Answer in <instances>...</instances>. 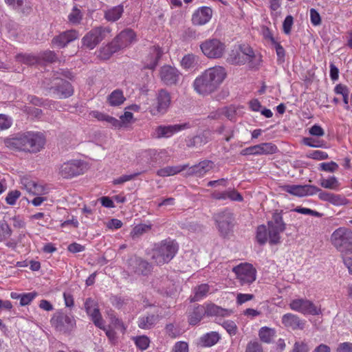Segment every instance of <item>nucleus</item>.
<instances>
[{
    "mask_svg": "<svg viewBox=\"0 0 352 352\" xmlns=\"http://www.w3.org/2000/svg\"><path fill=\"white\" fill-rule=\"evenodd\" d=\"M213 219L221 235L226 236L232 231L234 217L228 210L214 214Z\"/></svg>",
    "mask_w": 352,
    "mask_h": 352,
    "instance_id": "ddd939ff",
    "label": "nucleus"
},
{
    "mask_svg": "<svg viewBox=\"0 0 352 352\" xmlns=\"http://www.w3.org/2000/svg\"><path fill=\"white\" fill-rule=\"evenodd\" d=\"M212 16L210 8L203 6L198 8L192 14V21L194 25H203L208 23Z\"/></svg>",
    "mask_w": 352,
    "mask_h": 352,
    "instance_id": "b1692460",
    "label": "nucleus"
},
{
    "mask_svg": "<svg viewBox=\"0 0 352 352\" xmlns=\"http://www.w3.org/2000/svg\"><path fill=\"white\" fill-rule=\"evenodd\" d=\"M157 317L155 315H150L139 318L138 326L143 329L151 328L156 322Z\"/></svg>",
    "mask_w": 352,
    "mask_h": 352,
    "instance_id": "a19ab883",
    "label": "nucleus"
},
{
    "mask_svg": "<svg viewBox=\"0 0 352 352\" xmlns=\"http://www.w3.org/2000/svg\"><path fill=\"white\" fill-rule=\"evenodd\" d=\"M193 87L196 92L200 95H208L216 91L205 72L195 78Z\"/></svg>",
    "mask_w": 352,
    "mask_h": 352,
    "instance_id": "6ab92c4d",
    "label": "nucleus"
},
{
    "mask_svg": "<svg viewBox=\"0 0 352 352\" xmlns=\"http://www.w3.org/2000/svg\"><path fill=\"white\" fill-rule=\"evenodd\" d=\"M126 98L121 89L113 91L107 97V102L111 107H118L124 103Z\"/></svg>",
    "mask_w": 352,
    "mask_h": 352,
    "instance_id": "e433bc0d",
    "label": "nucleus"
},
{
    "mask_svg": "<svg viewBox=\"0 0 352 352\" xmlns=\"http://www.w3.org/2000/svg\"><path fill=\"white\" fill-rule=\"evenodd\" d=\"M320 185L324 188L337 190L340 184L335 176H331L328 178H322L320 180Z\"/></svg>",
    "mask_w": 352,
    "mask_h": 352,
    "instance_id": "4c0bfd02",
    "label": "nucleus"
},
{
    "mask_svg": "<svg viewBox=\"0 0 352 352\" xmlns=\"http://www.w3.org/2000/svg\"><path fill=\"white\" fill-rule=\"evenodd\" d=\"M159 153L155 149L145 150L141 152L138 162L141 164H151L156 162Z\"/></svg>",
    "mask_w": 352,
    "mask_h": 352,
    "instance_id": "7c9ffc66",
    "label": "nucleus"
},
{
    "mask_svg": "<svg viewBox=\"0 0 352 352\" xmlns=\"http://www.w3.org/2000/svg\"><path fill=\"white\" fill-rule=\"evenodd\" d=\"M136 41V34L129 28L122 30L108 45L100 50L101 57L108 58L120 49L126 47Z\"/></svg>",
    "mask_w": 352,
    "mask_h": 352,
    "instance_id": "f03ea898",
    "label": "nucleus"
},
{
    "mask_svg": "<svg viewBox=\"0 0 352 352\" xmlns=\"http://www.w3.org/2000/svg\"><path fill=\"white\" fill-rule=\"evenodd\" d=\"M179 75L180 73L177 69L170 65H164L160 72L162 81L167 85L176 84L179 80Z\"/></svg>",
    "mask_w": 352,
    "mask_h": 352,
    "instance_id": "412c9836",
    "label": "nucleus"
},
{
    "mask_svg": "<svg viewBox=\"0 0 352 352\" xmlns=\"http://www.w3.org/2000/svg\"><path fill=\"white\" fill-rule=\"evenodd\" d=\"M111 29L109 27H96L91 30L82 38L84 46L89 50L94 49L102 40L110 35Z\"/></svg>",
    "mask_w": 352,
    "mask_h": 352,
    "instance_id": "6e6552de",
    "label": "nucleus"
},
{
    "mask_svg": "<svg viewBox=\"0 0 352 352\" xmlns=\"http://www.w3.org/2000/svg\"><path fill=\"white\" fill-rule=\"evenodd\" d=\"M16 59L17 61L27 65H34L39 63L38 56L28 54H19L16 56Z\"/></svg>",
    "mask_w": 352,
    "mask_h": 352,
    "instance_id": "79ce46f5",
    "label": "nucleus"
},
{
    "mask_svg": "<svg viewBox=\"0 0 352 352\" xmlns=\"http://www.w3.org/2000/svg\"><path fill=\"white\" fill-rule=\"evenodd\" d=\"M177 251V244L169 240H165L156 245L153 250L152 258L157 265L168 263L175 255Z\"/></svg>",
    "mask_w": 352,
    "mask_h": 352,
    "instance_id": "7ed1b4c3",
    "label": "nucleus"
},
{
    "mask_svg": "<svg viewBox=\"0 0 352 352\" xmlns=\"http://www.w3.org/2000/svg\"><path fill=\"white\" fill-rule=\"evenodd\" d=\"M31 219L33 220H42V223H38L39 225L43 226L45 223H47L50 220V216L48 214L44 212H37L31 216Z\"/></svg>",
    "mask_w": 352,
    "mask_h": 352,
    "instance_id": "680f3d73",
    "label": "nucleus"
},
{
    "mask_svg": "<svg viewBox=\"0 0 352 352\" xmlns=\"http://www.w3.org/2000/svg\"><path fill=\"white\" fill-rule=\"evenodd\" d=\"M233 272L241 285H249L256 280V270L252 264L241 263L234 267Z\"/></svg>",
    "mask_w": 352,
    "mask_h": 352,
    "instance_id": "4468645a",
    "label": "nucleus"
},
{
    "mask_svg": "<svg viewBox=\"0 0 352 352\" xmlns=\"http://www.w3.org/2000/svg\"><path fill=\"white\" fill-rule=\"evenodd\" d=\"M291 309L304 315L318 316L322 314L320 307L306 298H296L289 302Z\"/></svg>",
    "mask_w": 352,
    "mask_h": 352,
    "instance_id": "9b49d317",
    "label": "nucleus"
},
{
    "mask_svg": "<svg viewBox=\"0 0 352 352\" xmlns=\"http://www.w3.org/2000/svg\"><path fill=\"white\" fill-rule=\"evenodd\" d=\"M202 305L205 309V315L207 316H230L233 313L230 309H223L212 303Z\"/></svg>",
    "mask_w": 352,
    "mask_h": 352,
    "instance_id": "a878e982",
    "label": "nucleus"
},
{
    "mask_svg": "<svg viewBox=\"0 0 352 352\" xmlns=\"http://www.w3.org/2000/svg\"><path fill=\"white\" fill-rule=\"evenodd\" d=\"M219 339L220 336L217 332L211 331L200 338L199 344L204 347H210L217 343Z\"/></svg>",
    "mask_w": 352,
    "mask_h": 352,
    "instance_id": "f704fd0d",
    "label": "nucleus"
},
{
    "mask_svg": "<svg viewBox=\"0 0 352 352\" xmlns=\"http://www.w3.org/2000/svg\"><path fill=\"white\" fill-rule=\"evenodd\" d=\"M140 174V173H135L131 175H124L120 176L118 178H116L113 180V183L116 185L117 184H122L124 182L131 181L135 177L138 176Z\"/></svg>",
    "mask_w": 352,
    "mask_h": 352,
    "instance_id": "13d9d810",
    "label": "nucleus"
},
{
    "mask_svg": "<svg viewBox=\"0 0 352 352\" xmlns=\"http://www.w3.org/2000/svg\"><path fill=\"white\" fill-rule=\"evenodd\" d=\"M151 229V225H146L144 223H140L135 226L132 231L131 232V236L132 238H136L143 234L144 233L147 232Z\"/></svg>",
    "mask_w": 352,
    "mask_h": 352,
    "instance_id": "c03bdc74",
    "label": "nucleus"
},
{
    "mask_svg": "<svg viewBox=\"0 0 352 352\" xmlns=\"http://www.w3.org/2000/svg\"><path fill=\"white\" fill-rule=\"evenodd\" d=\"M276 336V331L274 328L265 326L262 327L258 331L260 340L266 344L272 343Z\"/></svg>",
    "mask_w": 352,
    "mask_h": 352,
    "instance_id": "c756f323",
    "label": "nucleus"
},
{
    "mask_svg": "<svg viewBox=\"0 0 352 352\" xmlns=\"http://www.w3.org/2000/svg\"><path fill=\"white\" fill-rule=\"evenodd\" d=\"M162 55V52L159 46H153L150 49L149 54L144 62V67L153 69L157 65Z\"/></svg>",
    "mask_w": 352,
    "mask_h": 352,
    "instance_id": "393cba45",
    "label": "nucleus"
},
{
    "mask_svg": "<svg viewBox=\"0 0 352 352\" xmlns=\"http://www.w3.org/2000/svg\"><path fill=\"white\" fill-rule=\"evenodd\" d=\"M283 324L292 329H302L305 327V322L299 317L292 314H286L282 317Z\"/></svg>",
    "mask_w": 352,
    "mask_h": 352,
    "instance_id": "bb28decb",
    "label": "nucleus"
},
{
    "mask_svg": "<svg viewBox=\"0 0 352 352\" xmlns=\"http://www.w3.org/2000/svg\"><path fill=\"white\" fill-rule=\"evenodd\" d=\"M51 324L57 331L67 333L74 328L76 320L74 316L58 311L51 318Z\"/></svg>",
    "mask_w": 352,
    "mask_h": 352,
    "instance_id": "f8f14e48",
    "label": "nucleus"
},
{
    "mask_svg": "<svg viewBox=\"0 0 352 352\" xmlns=\"http://www.w3.org/2000/svg\"><path fill=\"white\" fill-rule=\"evenodd\" d=\"M338 165L334 162L322 163L320 164L321 170L326 172L333 173L338 169Z\"/></svg>",
    "mask_w": 352,
    "mask_h": 352,
    "instance_id": "69168bd1",
    "label": "nucleus"
},
{
    "mask_svg": "<svg viewBox=\"0 0 352 352\" xmlns=\"http://www.w3.org/2000/svg\"><path fill=\"white\" fill-rule=\"evenodd\" d=\"M254 56L253 50L248 45H234L230 51L227 62L232 65H243Z\"/></svg>",
    "mask_w": 352,
    "mask_h": 352,
    "instance_id": "0eeeda50",
    "label": "nucleus"
},
{
    "mask_svg": "<svg viewBox=\"0 0 352 352\" xmlns=\"http://www.w3.org/2000/svg\"><path fill=\"white\" fill-rule=\"evenodd\" d=\"M245 352H263V347L258 342H250L246 347Z\"/></svg>",
    "mask_w": 352,
    "mask_h": 352,
    "instance_id": "0e129e2a",
    "label": "nucleus"
},
{
    "mask_svg": "<svg viewBox=\"0 0 352 352\" xmlns=\"http://www.w3.org/2000/svg\"><path fill=\"white\" fill-rule=\"evenodd\" d=\"M12 124V118L5 114H0V131L9 129Z\"/></svg>",
    "mask_w": 352,
    "mask_h": 352,
    "instance_id": "6e6d98bb",
    "label": "nucleus"
},
{
    "mask_svg": "<svg viewBox=\"0 0 352 352\" xmlns=\"http://www.w3.org/2000/svg\"><path fill=\"white\" fill-rule=\"evenodd\" d=\"M171 104L170 94L165 89H160L156 94L155 102L150 107L153 116H162L167 113Z\"/></svg>",
    "mask_w": 352,
    "mask_h": 352,
    "instance_id": "9d476101",
    "label": "nucleus"
},
{
    "mask_svg": "<svg viewBox=\"0 0 352 352\" xmlns=\"http://www.w3.org/2000/svg\"><path fill=\"white\" fill-rule=\"evenodd\" d=\"M87 169V164L81 160H71L58 165V175L63 179H72L82 175Z\"/></svg>",
    "mask_w": 352,
    "mask_h": 352,
    "instance_id": "423d86ee",
    "label": "nucleus"
},
{
    "mask_svg": "<svg viewBox=\"0 0 352 352\" xmlns=\"http://www.w3.org/2000/svg\"><path fill=\"white\" fill-rule=\"evenodd\" d=\"M82 19L81 11L76 6H74L68 15L69 21L72 24H78Z\"/></svg>",
    "mask_w": 352,
    "mask_h": 352,
    "instance_id": "49530a36",
    "label": "nucleus"
},
{
    "mask_svg": "<svg viewBox=\"0 0 352 352\" xmlns=\"http://www.w3.org/2000/svg\"><path fill=\"white\" fill-rule=\"evenodd\" d=\"M37 296L38 293L36 292L22 293V296L20 300V305L26 306L30 305Z\"/></svg>",
    "mask_w": 352,
    "mask_h": 352,
    "instance_id": "3c124183",
    "label": "nucleus"
},
{
    "mask_svg": "<svg viewBox=\"0 0 352 352\" xmlns=\"http://www.w3.org/2000/svg\"><path fill=\"white\" fill-rule=\"evenodd\" d=\"M282 213V210H275L272 214V220L267 221L269 243L271 245L279 243L280 234L286 230Z\"/></svg>",
    "mask_w": 352,
    "mask_h": 352,
    "instance_id": "39448f33",
    "label": "nucleus"
},
{
    "mask_svg": "<svg viewBox=\"0 0 352 352\" xmlns=\"http://www.w3.org/2000/svg\"><path fill=\"white\" fill-rule=\"evenodd\" d=\"M210 82L212 83L216 90L222 84L227 76V72L223 66L216 65L204 71Z\"/></svg>",
    "mask_w": 352,
    "mask_h": 352,
    "instance_id": "aec40b11",
    "label": "nucleus"
},
{
    "mask_svg": "<svg viewBox=\"0 0 352 352\" xmlns=\"http://www.w3.org/2000/svg\"><path fill=\"white\" fill-rule=\"evenodd\" d=\"M254 146L255 155H272L278 151L277 146L271 142L261 143Z\"/></svg>",
    "mask_w": 352,
    "mask_h": 352,
    "instance_id": "c85d7f7f",
    "label": "nucleus"
},
{
    "mask_svg": "<svg viewBox=\"0 0 352 352\" xmlns=\"http://www.w3.org/2000/svg\"><path fill=\"white\" fill-rule=\"evenodd\" d=\"M193 295L190 296V301H199L207 296L210 292V287L206 283L196 286L192 291Z\"/></svg>",
    "mask_w": 352,
    "mask_h": 352,
    "instance_id": "cd10ccee",
    "label": "nucleus"
},
{
    "mask_svg": "<svg viewBox=\"0 0 352 352\" xmlns=\"http://www.w3.org/2000/svg\"><path fill=\"white\" fill-rule=\"evenodd\" d=\"M308 157L314 160H323L328 158V154L326 152L317 150L309 153Z\"/></svg>",
    "mask_w": 352,
    "mask_h": 352,
    "instance_id": "338daca9",
    "label": "nucleus"
},
{
    "mask_svg": "<svg viewBox=\"0 0 352 352\" xmlns=\"http://www.w3.org/2000/svg\"><path fill=\"white\" fill-rule=\"evenodd\" d=\"M310 21L314 26H318L321 23V17L319 12L314 8L310 9Z\"/></svg>",
    "mask_w": 352,
    "mask_h": 352,
    "instance_id": "bf43d9fd",
    "label": "nucleus"
},
{
    "mask_svg": "<svg viewBox=\"0 0 352 352\" xmlns=\"http://www.w3.org/2000/svg\"><path fill=\"white\" fill-rule=\"evenodd\" d=\"M79 37L78 32L75 30L65 31L53 38L52 43L54 45L63 48L69 43L75 41Z\"/></svg>",
    "mask_w": 352,
    "mask_h": 352,
    "instance_id": "4be33fe9",
    "label": "nucleus"
},
{
    "mask_svg": "<svg viewBox=\"0 0 352 352\" xmlns=\"http://www.w3.org/2000/svg\"><path fill=\"white\" fill-rule=\"evenodd\" d=\"M223 116L230 120H233L236 116V108L233 105L222 107Z\"/></svg>",
    "mask_w": 352,
    "mask_h": 352,
    "instance_id": "864d4df0",
    "label": "nucleus"
},
{
    "mask_svg": "<svg viewBox=\"0 0 352 352\" xmlns=\"http://www.w3.org/2000/svg\"><path fill=\"white\" fill-rule=\"evenodd\" d=\"M190 127L191 124L189 122H184L173 125H160L155 128L153 136L157 139L169 138L174 134L190 129Z\"/></svg>",
    "mask_w": 352,
    "mask_h": 352,
    "instance_id": "2eb2a0df",
    "label": "nucleus"
},
{
    "mask_svg": "<svg viewBox=\"0 0 352 352\" xmlns=\"http://www.w3.org/2000/svg\"><path fill=\"white\" fill-rule=\"evenodd\" d=\"M221 325L230 336H234L236 334L238 328L234 321L230 320H223Z\"/></svg>",
    "mask_w": 352,
    "mask_h": 352,
    "instance_id": "09e8293b",
    "label": "nucleus"
},
{
    "mask_svg": "<svg viewBox=\"0 0 352 352\" xmlns=\"http://www.w3.org/2000/svg\"><path fill=\"white\" fill-rule=\"evenodd\" d=\"M56 90V94L60 98H67L73 94L74 89L72 85L67 82L60 80Z\"/></svg>",
    "mask_w": 352,
    "mask_h": 352,
    "instance_id": "c9c22d12",
    "label": "nucleus"
},
{
    "mask_svg": "<svg viewBox=\"0 0 352 352\" xmlns=\"http://www.w3.org/2000/svg\"><path fill=\"white\" fill-rule=\"evenodd\" d=\"M21 196V192L17 190L10 191L8 193L7 197H6V201L9 205H14L16 202V200Z\"/></svg>",
    "mask_w": 352,
    "mask_h": 352,
    "instance_id": "5fc2aeb1",
    "label": "nucleus"
},
{
    "mask_svg": "<svg viewBox=\"0 0 352 352\" xmlns=\"http://www.w3.org/2000/svg\"><path fill=\"white\" fill-rule=\"evenodd\" d=\"M133 340L136 346L142 351L146 350L149 346L150 340L146 336L135 337Z\"/></svg>",
    "mask_w": 352,
    "mask_h": 352,
    "instance_id": "de8ad7c7",
    "label": "nucleus"
},
{
    "mask_svg": "<svg viewBox=\"0 0 352 352\" xmlns=\"http://www.w3.org/2000/svg\"><path fill=\"white\" fill-rule=\"evenodd\" d=\"M349 200L342 195L332 193L329 203L336 206H345Z\"/></svg>",
    "mask_w": 352,
    "mask_h": 352,
    "instance_id": "a18cd8bd",
    "label": "nucleus"
},
{
    "mask_svg": "<svg viewBox=\"0 0 352 352\" xmlns=\"http://www.w3.org/2000/svg\"><path fill=\"white\" fill-rule=\"evenodd\" d=\"M205 309L202 305L195 307L189 314L188 322L190 325L197 324L205 316Z\"/></svg>",
    "mask_w": 352,
    "mask_h": 352,
    "instance_id": "473e14b6",
    "label": "nucleus"
},
{
    "mask_svg": "<svg viewBox=\"0 0 352 352\" xmlns=\"http://www.w3.org/2000/svg\"><path fill=\"white\" fill-rule=\"evenodd\" d=\"M126 272L129 274L147 276L151 272V265L141 258L131 257L128 261Z\"/></svg>",
    "mask_w": 352,
    "mask_h": 352,
    "instance_id": "dca6fc26",
    "label": "nucleus"
},
{
    "mask_svg": "<svg viewBox=\"0 0 352 352\" xmlns=\"http://www.w3.org/2000/svg\"><path fill=\"white\" fill-rule=\"evenodd\" d=\"M292 211L306 215H311L318 217H320V213L318 212L307 208L297 207Z\"/></svg>",
    "mask_w": 352,
    "mask_h": 352,
    "instance_id": "052dcab7",
    "label": "nucleus"
},
{
    "mask_svg": "<svg viewBox=\"0 0 352 352\" xmlns=\"http://www.w3.org/2000/svg\"><path fill=\"white\" fill-rule=\"evenodd\" d=\"M302 142L305 145L312 148H320L324 145V141L316 140L311 138H303Z\"/></svg>",
    "mask_w": 352,
    "mask_h": 352,
    "instance_id": "4d7b16f0",
    "label": "nucleus"
},
{
    "mask_svg": "<svg viewBox=\"0 0 352 352\" xmlns=\"http://www.w3.org/2000/svg\"><path fill=\"white\" fill-rule=\"evenodd\" d=\"M85 309L94 324L101 329H104V322L100 314L97 302L91 298L86 299Z\"/></svg>",
    "mask_w": 352,
    "mask_h": 352,
    "instance_id": "f3484780",
    "label": "nucleus"
},
{
    "mask_svg": "<svg viewBox=\"0 0 352 352\" xmlns=\"http://www.w3.org/2000/svg\"><path fill=\"white\" fill-rule=\"evenodd\" d=\"M39 62L42 60L47 63H53L57 59L56 54L50 50L45 51L38 56Z\"/></svg>",
    "mask_w": 352,
    "mask_h": 352,
    "instance_id": "603ef678",
    "label": "nucleus"
},
{
    "mask_svg": "<svg viewBox=\"0 0 352 352\" xmlns=\"http://www.w3.org/2000/svg\"><path fill=\"white\" fill-rule=\"evenodd\" d=\"M28 185H29L30 188H28L26 186L29 192H32L33 194L39 195V194H45L46 193V189L42 185L36 184L32 181L29 182Z\"/></svg>",
    "mask_w": 352,
    "mask_h": 352,
    "instance_id": "8fccbe9b",
    "label": "nucleus"
},
{
    "mask_svg": "<svg viewBox=\"0 0 352 352\" xmlns=\"http://www.w3.org/2000/svg\"><path fill=\"white\" fill-rule=\"evenodd\" d=\"M200 48L208 58H221L226 52L225 43L217 38L206 40L201 43Z\"/></svg>",
    "mask_w": 352,
    "mask_h": 352,
    "instance_id": "1a4fd4ad",
    "label": "nucleus"
},
{
    "mask_svg": "<svg viewBox=\"0 0 352 352\" xmlns=\"http://www.w3.org/2000/svg\"><path fill=\"white\" fill-rule=\"evenodd\" d=\"M256 241L260 245H264L269 241L268 230L265 225H260L256 228Z\"/></svg>",
    "mask_w": 352,
    "mask_h": 352,
    "instance_id": "58836bf2",
    "label": "nucleus"
},
{
    "mask_svg": "<svg viewBox=\"0 0 352 352\" xmlns=\"http://www.w3.org/2000/svg\"><path fill=\"white\" fill-rule=\"evenodd\" d=\"M12 234L9 224L4 220L0 221V242L8 239Z\"/></svg>",
    "mask_w": 352,
    "mask_h": 352,
    "instance_id": "37998d69",
    "label": "nucleus"
},
{
    "mask_svg": "<svg viewBox=\"0 0 352 352\" xmlns=\"http://www.w3.org/2000/svg\"><path fill=\"white\" fill-rule=\"evenodd\" d=\"M123 12V6L119 5L105 10L104 17L108 21L115 22L121 17Z\"/></svg>",
    "mask_w": 352,
    "mask_h": 352,
    "instance_id": "72a5a7b5",
    "label": "nucleus"
},
{
    "mask_svg": "<svg viewBox=\"0 0 352 352\" xmlns=\"http://www.w3.org/2000/svg\"><path fill=\"white\" fill-rule=\"evenodd\" d=\"M180 64L185 69L194 68L197 64V57L192 54H188L182 58Z\"/></svg>",
    "mask_w": 352,
    "mask_h": 352,
    "instance_id": "ea45409f",
    "label": "nucleus"
},
{
    "mask_svg": "<svg viewBox=\"0 0 352 352\" xmlns=\"http://www.w3.org/2000/svg\"><path fill=\"white\" fill-rule=\"evenodd\" d=\"M294 23V19L292 16L288 15L285 17L283 23V32L286 34H289L291 32L292 27Z\"/></svg>",
    "mask_w": 352,
    "mask_h": 352,
    "instance_id": "e2e57ef3",
    "label": "nucleus"
},
{
    "mask_svg": "<svg viewBox=\"0 0 352 352\" xmlns=\"http://www.w3.org/2000/svg\"><path fill=\"white\" fill-rule=\"evenodd\" d=\"M45 142V138L41 133L30 131L5 142L8 147L32 153L39 151L43 147Z\"/></svg>",
    "mask_w": 352,
    "mask_h": 352,
    "instance_id": "f257e3e1",
    "label": "nucleus"
},
{
    "mask_svg": "<svg viewBox=\"0 0 352 352\" xmlns=\"http://www.w3.org/2000/svg\"><path fill=\"white\" fill-rule=\"evenodd\" d=\"M332 244L342 256L352 253V232L344 228H339L331 234Z\"/></svg>",
    "mask_w": 352,
    "mask_h": 352,
    "instance_id": "20e7f679",
    "label": "nucleus"
},
{
    "mask_svg": "<svg viewBox=\"0 0 352 352\" xmlns=\"http://www.w3.org/2000/svg\"><path fill=\"white\" fill-rule=\"evenodd\" d=\"M172 352H188V345L185 342H177L174 345Z\"/></svg>",
    "mask_w": 352,
    "mask_h": 352,
    "instance_id": "774afa93",
    "label": "nucleus"
},
{
    "mask_svg": "<svg viewBox=\"0 0 352 352\" xmlns=\"http://www.w3.org/2000/svg\"><path fill=\"white\" fill-rule=\"evenodd\" d=\"M214 167V164L213 162L210 160H204L200 162L199 164L190 167L187 173L189 175L203 177L210 173Z\"/></svg>",
    "mask_w": 352,
    "mask_h": 352,
    "instance_id": "5701e85b",
    "label": "nucleus"
},
{
    "mask_svg": "<svg viewBox=\"0 0 352 352\" xmlns=\"http://www.w3.org/2000/svg\"><path fill=\"white\" fill-rule=\"evenodd\" d=\"M187 167L188 164L166 166L159 169L157 171V175L162 177L172 176L184 170Z\"/></svg>",
    "mask_w": 352,
    "mask_h": 352,
    "instance_id": "2f4dec72",
    "label": "nucleus"
},
{
    "mask_svg": "<svg viewBox=\"0 0 352 352\" xmlns=\"http://www.w3.org/2000/svg\"><path fill=\"white\" fill-rule=\"evenodd\" d=\"M287 193L296 197L311 196L317 194L318 187L314 185H286L283 187Z\"/></svg>",
    "mask_w": 352,
    "mask_h": 352,
    "instance_id": "a211bd4d",
    "label": "nucleus"
}]
</instances>
